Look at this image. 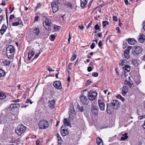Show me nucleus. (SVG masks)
<instances>
[{
  "label": "nucleus",
  "mask_w": 145,
  "mask_h": 145,
  "mask_svg": "<svg viewBox=\"0 0 145 145\" xmlns=\"http://www.w3.org/2000/svg\"><path fill=\"white\" fill-rule=\"evenodd\" d=\"M15 49L13 46L10 45L6 48V54L9 59H13L14 57Z\"/></svg>",
  "instance_id": "nucleus-1"
},
{
  "label": "nucleus",
  "mask_w": 145,
  "mask_h": 145,
  "mask_svg": "<svg viewBox=\"0 0 145 145\" xmlns=\"http://www.w3.org/2000/svg\"><path fill=\"white\" fill-rule=\"evenodd\" d=\"M39 128L40 129H47L49 127L48 121L43 119L41 120L38 123Z\"/></svg>",
  "instance_id": "nucleus-2"
},
{
  "label": "nucleus",
  "mask_w": 145,
  "mask_h": 145,
  "mask_svg": "<svg viewBox=\"0 0 145 145\" xmlns=\"http://www.w3.org/2000/svg\"><path fill=\"white\" fill-rule=\"evenodd\" d=\"M26 130V127L22 124L18 125L16 128V133L19 135H21Z\"/></svg>",
  "instance_id": "nucleus-3"
},
{
  "label": "nucleus",
  "mask_w": 145,
  "mask_h": 145,
  "mask_svg": "<svg viewBox=\"0 0 145 145\" xmlns=\"http://www.w3.org/2000/svg\"><path fill=\"white\" fill-rule=\"evenodd\" d=\"M143 49L140 46L137 45L134 46L132 50V53L134 56H137L141 53Z\"/></svg>",
  "instance_id": "nucleus-4"
},
{
  "label": "nucleus",
  "mask_w": 145,
  "mask_h": 145,
  "mask_svg": "<svg viewBox=\"0 0 145 145\" xmlns=\"http://www.w3.org/2000/svg\"><path fill=\"white\" fill-rule=\"evenodd\" d=\"M51 21L50 20L46 18L43 25L46 30L48 31H51Z\"/></svg>",
  "instance_id": "nucleus-5"
},
{
  "label": "nucleus",
  "mask_w": 145,
  "mask_h": 145,
  "mask_svg": "<svg viewBox=\"0 0 145 145\" xmlns=\"http://www.w3.org/2000/svg\"><path fill=\"white\" fill-rule=\"evenodd\" d=\"M81 102L84 105H87L89 103V101L87 97L84 95H81L80 97Z\"/></svg>",
  "instance_id": "nucleus-6"
},
{
  "label": "nucleus",
  "mask_w": 145,
  "mask_h": 145,
  "mask_svg": "<svg viewBox=\"0 0 145 145\" xmlns=\"http://www.w3.org/2000/svg\"><path fill=\"white\" fill-rule=\"evenodd\" d=\"M97 95V93L96 92L90 91L88 95L89 99L91 100L95 99Z\"/></svg>",
  "instance_id": "nucleus-7"
},
{
  "label": "nucleus",
  "mask_w": 145,
  "mask_h": 145,
  "mask_svg": "<svg viewBox=\"0 0 145 145\" xmlns=\"http://www.w3.org/2000/svg\"><path fill=\"white\" fill-rule=\"evenodd\" d=\"M9 120L10 118L7 116H1L0 117V124H3L5 123H7L9 121Z\"/></svg>",
  "instance_id": "nucleus-8"
},
{
  "label": "nucleus",
  "mask_w": 145,
  "mask_h": 145,
  "mask_svg": "<svg viewBox=\"0 0 145 145\" xmlns=\"http://www.w3.org/2000/svg\"><path fill=\"white\" fill-rule=\"evenodd\" d=\"M51 5L53 12L55 13L58 10L59 7L56 4V2H52L51 3Z\"/></svg>",
  "instance_id": "nucleus-9"
},
{
  "label": "nucleus",
  "mask_w": 145,
  "mask_h": 145,
  "mask_svg": "<svg viewBox=\"0 0 145 145\" xmlns=\"http://www.w3.org/2000/svg\"><path fill=\"white\" fill-rule=\"evenodd\" d=\"M107 109L106 111L108 113H111L113 111L114 107L112 105L111 103H107L106 105Z\"/></svg>",
  "instance_id": "nucleus-10"
},
{
  "label": "nucleus",
  "mask_w": 145,
  "mask_h": 145,
  "mask_svg": "<svg viewBox=\"0 0 145 145\" xmlns=\"http://www.w3.org/2000/svg\"><path fill=\"white\" fill-rule=\"evenodd\" d=\"M63 126H62L60 129V132L61 135L63 136H65L69 134V132L67 129L63 128Z\"/></svg>",
  "instance_id": "nucleus-11"
},
{
  "label": "nucleus",
  "mask_w": 145,
  "mask_h": 145,
  "mask_svg": "<svg viewBox=\"0 0 145 145\" xmlns=\"http://www.w3.org/2000/svg\"><path fill=\"white\" fill-rule=\"evenodd\" d=\"M114 107V109H116L120 107V103L118 101L115 100H113L112 102L110 103Z\"/></svg>",
  "instance_id": "nucleus-12"
},
{
  "label": "nucleus",
  "mask_w": 145,
  "mask_h": 145,
  "mask_svg": "<svg viewBox=\"0 0 145 145\" xmlns=\"http://www.w3.org/2000/svg\"><path fill=\"white\" fill-rule=\"evenodd\" d=\"M91 111L92 114L95 115H97L98 113V108L97 106H92Z\"/></svg>",
  "instance_id": "nucleus-13"
},
{
  "label": "nucleus",
  "mask_w": 145,
  "mask_h": 145,
  "mask_svg": "<svg viewBox=\"0 0 145 145\" xmlns=\"http://www.w3.org/2000/svg\"><path fill=\"white\" fill-rule=\"evenodd\" d=\"M54 87L56 88L61 89L62 88L61 84L60 81H56L53 84Z\"/></svg>",
  "instance_id": "nucleus-14"
},
{
  "label": "nucleus",
  "mask_w": 145,
  "mask_h": 145,
  "mask_svg": "<svg viewBox=\"0 0 145 145\" xmlns=\"http://www.w3.org/2000/svg\"><path fill=\"white\" fill-rule=\"evenodd\" d=\"M20 105L18 103L12 104L10 106V107L12 110H17L20 107Z\"/></svg>",
  "instance_id": "nucleus-15"
},
{
  "label": "nucleus",
  "mask_w": 145,
  "mask_h": 145,
  "mask_svg": "<svg viewBox=\"0 0 145 145\" xmlns=\"http://www.w3.org/2000/svg\"><path fill=\"white\" fill-rule=\"evenodd\" d=\"M145 40V36L143 34H142L139 36L138 41L141 43H143Z\"/></svg>",
  "instance_id": "nucleus-16"
},
{
  "label": "nucleus",
  "mask_w": 145,
  "mask_h": 145,
  "mask_svg": "<svg viewBox=\"0 0 145 145\" xmlns=\"http://www.w3.org/2000/svg\"><path fill=\"white\" fill-rule=\"evenodd\" d=\"M7 29V27L6 25L4 24L3 25L2 27L0 30V33L1 35H3Z\"/></svg>",
  "instance_id": "nucleus-17"
},
{
  "label": "nucleus",
  "mask_w": 145,
  "mask_h": 145,
  "mask_svg": "<svg viewBox=\"0 0 145 145\" xmlns=\"http://www.w3.org/2000/svg\"><path fill=\"white\" fill-rule=\"evenodd\" d=\"M128 88L126 86H124L122 88V94L123 95H125L128 92Z\"/></svg>",
  "instance_id": "nucleus-18"
},
{
  "label": "nucleus",
  "mask_w": 145,
  "mask_h": 145,
  "mask_svg": "<svg viewBox=\"0 0 145 145\" xmlns=\"http://www.w3.org/2000/svg\"><path fill=\"white\" fill-rule=\"evenodd\" d=\"M128 42L129 44L133 45L137 42V41L134 39L129 38L128 39Z\"/></svg>",
  "instance_id": "nucleus-19"
},
{
  "label": "nucleus",
  "mask_w": 145,
  "mask_h": 145,
  "mask_svg": "<svg viewBox=\"0 0 145 145\" xmlns=\"http://www.w3.org/2000/svg\"><path fill=\"white\" fill-rule=\"evenodd\" d=\"M127 62V61L125 59H123V60H121L120 62V65L121 66H123L124 65H126V64Z\"/></svg>",
  "instance_id": "nucleus-20"
},
{
  "label": "nucleus",
  "mask_w": 145,
  "mask_h": 145,
  "mask_svg": "<svg viewBox=\"0 0 145 145\" xmlns=\"http://www.w3.org/2000/svg\"><path fill=\"white\" fill-rule=\"evenodd\" d=\"M96 142L98 145H103V140L100 138L96 139Z\"/></svg>",
  "instance_id": "nucleus-21"
},
{
  "label": "nucleus",
  "mask_w": 145,
  "mask_h": 145,
  "mask_svg": "<svg viewBox=\"0 0 145 145\" xmlns=\"http://www.w3.org/2000/svg\"><path fill=\"white\" fill-rule=\"evenodd\" d=\"M87 3V0H81V6L82 7H85Z\"/></svg>",
  "instance_id": "nucleus-22"
},
{
  "label": "nucleus",
  "mask_w": 145,
  "mask_h": 145,
  "mask_svg": "<svg viewBox=\"0 0 145 145\" xmlns=\"http://www.w3.org/2000/svg\"><path fill=\"white\" fill-rule=\"evenodd\" d=\"M63 123L65 125L67 126H69L70 125V123L69 120L64 118L63 120Z\"/></svg>",
  "instance_id": "nucleus-23"
},
{
  "label": "nucleus",
  "mask_w": 145,
  "mask_h": 145,
  "mask_svg": "<svg viewBox=\"0 0 145 145\" xmlns=\"http://www.w3.org/2000/svg\"><path fill=\"white\" fill-rule=\"evenodd\" d=\"M34 52L33 51H30L28 53V60H30L31 59L32 56H33Z\"/></svg>",
  "instance_id": "nucleus-24"
},
{
  "label": "nucleus",
  "mask_w": 145,
  "mask_h": 145,
  "mask_svg": "<svg viewBox=\"0 0 145 145\" xmlns=\"http://www.w3.org/2000/svg\"><path fill=\"white\" fill-rule=\"evenodd\" d=\"M49 103L51 105L50 107L52 108H54V105L55 104V101L54 100H51L49 101Z\"/></svg>",
  "instance_id": "nucleus-25"
},
{
  "label": "nucleus",
  "mask_w": 145,
  "mask_h": 145,
  "mask_svg": "<svg viewBox=\"0 0 145 145\" xmlns=\"http://www.w3.org/2000/svg\"><path fill=\"white\" fill-rule=\"evenodd\" d=\"M127 133H125L124 135H123V136L121 137V140H125L128 138V136H127Z\"/></svg>",
  "instance_id": "nucleus-26"
},
{
  "label": "nucleus",
  "mask_w": 145,
  "mask_h": 145,
  "mask_svg": "<svg viewBox=\"0 0 145 145\" xmlns=\"http://www.w3.org/2000/svg\"><path fill=\"white\" fill-rule=\"evenodd\" d=\"M18 19V20L19 21L18 22H16L13 23L12 24V25L13 26H17L19 25V24H21L22 22L20 20V18H19Z\"/></svg>",
  "instance_id": "nucleus-27"
},
{
  "label": "nucleus",
  "mask_w": 145,
  "mask_h": 145,
  "mask_svg": "<svg viewBox=\"0 0 145 145\" xmlns=\"http://www.w3.org/2000/svg\"><path fill=\"white\" fill-rule=\"evenodd\" d=\"M11 63L10 61L5 60L3 61V63L5 66H9Z\"/></svg>",
  "instance_id": "nucleus-28"
},
{
  "label": "nucleus",
  "mask_w": 145,
  "mask_h": 145,
  "mask_svg": "<svg viewBox=\"0 0 145 145\" xmlns=\"http://www.w3.org/2000/svg\"><path fill=\"white\" fill-rule=\"evenodd\" d=\"M123 69L124 70H126L127 72L130 71L131 69L130 67L127 65L123 67Z\"/></svg>",
  "instance_id": "nucleus-29"
},
{
  "label": "nucleus",
  "mask_w": 145,
  "mask_h": 145,
  "mask_svg": "<svg viewBox=\"0 0 145 145\" xmlns=\"http://www.w3.org/2000/svg\"><path fill=\"white\" fill-rule=\"evenodd\" d=\"M132 64L135 67H137L138 65V63L137 62V61L135 59H133L132 60Z\"/></svg>",
  "instance_id": "nucleus-30"
},
{
  "label": "nucleus",
  "mask_w": 145,
  "mask_h": 145,
  "mask_svg": "<svg viewBox=\"0 0 145 145\" xmlns=\"http://www.w3.org/2000/svg\"><path fill=\"white\" fill-rule=\"evenodd\" d=\"M6 97V96L5 94L2 92H0V99H3L5 98Z\"/></svg>",
  "instance_id": "nucleus-31"
},
{
  "label": "nucleus",
  "mask_w": 145,
  "mask_h": 145,
  "mask_svg": "<svg viewBox=\"0 0 145 145\" xmlns=\"http://www.w3.org/2000/svg\"><path fill=\"white\" fill-rule=\"evenodd\" d=\"M98 103L99 105V104H105L103 99L102 98H101L100 99H99L98 100Z\"/></svg>",
  "instance_id": "nucleus-32"
},
{
  "label": "nucleus",
  "mask_w": 145,
  "mask_h": 145,
  "mask_svg": "<svg viewBox=\"0 0 145 145\" xmlns=\"http://www.w3.org/2000/svg\"><path fill=\"white\" fill-rule=\"evenodd\" d=\"M99 105L100 110L101 111H103L105 110V104H99Z\"/></svg>",
  "instance_id": "nucleus-33"
},
{
  "label": "nucleus",
  "mask_w": 145,
  "mask_h": 145,
  "mask_svg": "<svg viewBox=\"0 0 145 145\" xmlns=\"http://www.w3.org/2000/svg\"><path fill=\"white\" fill-rule=\"evenodd\" d=\"M5 74V72L2 69H0V77L3 76Z\"/></svg>",
  "instance_id": "nucleus-34"
},
{
  "label": "nucleus",
  "mask_w": 145,
  "mask_h": 145,
  "mask_svg": "<svg viewBox=\"0 0 145 145\" xmlns=\"http://www.w3.org/2000/svg\"><path fill=\"white\" fill-rule=\"evenodd\" d=\"M131 46H129L127 48V49L125 50L124 52L125 53H129V51L131 49Z\"/></svg>",
  "instance_id": "nucleus-35"
},
{
  "label": "nucleus",
  "mask_w": 145,
  "mask_h": 145,
  "mask_svg": "<svg viewBox=\"0 0 145 145\" xmlns=\"http://www.w3.org/2000/svg\"><path fill=\"white\" fill-rule=\"evenodd\" d=\"M77 57V56L76 54H74L73 56L71 59V61H74L76 59Z\"/></svg>",
  "instance_id": "nucleus-36"
},
{
  "label": "nucleus",
  "mask_w": 145,
  "mask_h": 145,
  "mask_svg": "<svg viewBox=\"0 0 145 145\" xmlns=\"http://www.w3.org/2000/svg\"><path fill=\"white\" fill-rule=\"evenodd\" d=\"M42 140L41 139L37 140V145H42Z\"/></svg>",
  "instance_id": "nucleus-37"
},
{
  "label": "nucleus",
  "mask_w": 145,
  "mask_h": 145,
  "mask_svg": "<svg viewBox=\"0 0 145 145\" xmlns=\"http://www.w3.org/2000/svg\"><path fill=\"white\" fill-rule=\"evenodd\" d=\"M117 97L118 98L121 99L122 101H124L125 98L122 97L120 95H118Z\"/></svg>",
  "instance_id": "nucleus-38"
},
{
  "label": "nucleus",
  "mask_w": 145,
  "mask_h": 145,
  "mask_svg": "<svg viewBox=\"0 0 145 145\" xmlns=\"http://www.w3.org/2000/svg\"><path fill=\"white\" fill-rule=\"evenodd\" d=\"M103 25V27H105L107 25L109 24L108 22V21H104L102 23Z\"/></svg>",
  "instance_id": "nucleus-39"
},
{
  "label": "nucleus",
  "mask_w": 145,
  "mask_h": 145,
  "mask_svg": "<svg viewBox=\"0 0 145 145\" xmlns=\"http://www.w3.org/2000/svg\"><path fill=\"white\" fill-rule=\"evenodd\" d=\"M71 113L72 114H74L75 113V111L74 109V107H71L70 110Z\"/></svg>",
  "instance_id": "nucleus-40"
},
{
  "label": "nucleus",
  "mask_w": 145,
  "mask_h": 145,
  "mask_svg": "<svg viewBox=\"0 0 145 145\" xmlns=\"http://www.w3.org/2000/svg\"><path fill=\"white\" fill-rule=\"evenodd\" d=\"M50 39L52 41H54L55 38V35H51L50 36Z\"/></svg>",
  "instance_id": "nucleus-41"
},
{
  "label": "nucleus",
  "mask_w": 145,
  "mask_h": 145,
  "mask_svg": "<svg viewBox=\"0 0 145 145\" xmlns=\"http://www.w3.org/2000/svg\"><path fill=\"white\" fill-rule=\"evenodd\" d=\"M124 56L125 58L127 59H128L130 57V55L128 53H124Z\"/></svg>",
  "instance_id": "nucleus-42"
},
{
  "label": "nucleus",
  "mask_w": 145,
  "mask_h": 145,
  "mask_svg": "<svg viewBox=\"0 0 145 145\" xmlns=\"http://www.w3.org/2000/svg\"><path fill=\"white\" fill-rule=\"evenodd\" d=\"M62 1V0H55L53 2H56V4L58 5V4H60L61 3Z\"/></svg>",
  "instance_id": "nucleus-43"
},
{
  "label": "nucleus",
  "mask_w": 145,
  "mask_h": 145,
  "mask_svg": "<svg viewBox=\"0 0 145 145\" xmlns=\"http://www.w3.org/2000/svg\"><path fill=\"white\" fill-rule=\"evenodd\" d=\"M95 29L97 30H99L100 29V30L99 31H101V29H100V27L99 26V25L97 24H96L95 27Z\"/></svg>",
  "instance_id": "nucleus-44"
},
{
  "label": "nucleus",
  "mask_w": 145,
  "mask_h": 145,
  "mask_svg": "<svg viewBox=\"0 0 145 145\" xmlns=\"http://www.w3.org/2000/svg\"><path fill=\"white\" fill-rule=\"evenodd\" d=\"M92 75L94 77H97L98 76V74L96 72H93L92 74Z\"/></svg>",
  "instance_id": "nucleus-45"
},
{
  "label": "nucleus",
  "mask_w": 145,
  "mask_h": 145,
  "mask_svg": "<svg viewBox=\"0 0 145 145\" xmlns=\"http://www.w3.org/2000/svg\"><path fill=\"white\" fill-rule=\"evenodd\" d=\"M91 82L89 80H88L86 81V86H88L91 83Z\"/></svg>",
  "instance_id": "nucleus-46"
},
{
  "label": "nucleus",
  "mask_w": 145,
  "mask_h": 145,
  "mask_svg": "<svg viewBox=\"0 0 145 145\" xmlns=\"http://www.w3.org/2000/svg\"><path fill=\"white\" fill-rule=\"evenodd\" d=\"M42 3H40L38 4L37 5V9L40 8L41 6H42Z\"/></svg>",
  "instance_id": "nucleus-47"
},
{
  "label": "nucleus",
  "mask_w": 145,
  "mask_h": 145,
  "mask_svg": "<svg viewBox=\"0 0 145 145\" xmlns=\"http://www.w3.org/2000/svg\"><path fill=\"white\" fill-rule=\"evenodd\" d=\"M26 103H29L30 104H32L33 103V102L31 101V100L30 99H27L25 102Z\"/></svg>",
  "instance_id": "nucleus-48"
},
{
  "label": "nucleus",
  "mask_w": 145,
  "mask_h": 145,
  "mask_svg": "<svg viewBox=\"0 0 145 145\" xmlns=\"http://www.w3.org/2000/svg\"><path fill=\"white\" fill-rule=\"evenodd\" d=\"M95 43H93L91 45L90 47L91 49H93L95 47Z\"/></svg>",
  "instance_id": "nucleus-49"
},
{
  "label": "nucleus",
  "mask_w": 145,
  "mask_h": 145,
  "mask_svg": "<svg viewBox=\"0 0 145 145\" xmlns=\"http://www.w3.org/2000/svg\"><path fill=\"white\" fill-rule=\"evenodd\" d=\"M14 14L11 15L10 16L9 18V19L10 20H12V19H13V18H14Z\"/></svg>",
  "instance_id": "nucleus-50"
},
{
  "label": "nucleus",
  "mask_w": 145,
  "mask_h": 145,
  "mask_svg": "<svg viewBox=\"0 0 145 145\" xmlns=\"http://www.w3.org/2000/svg\"><path fill=\"white\" fill-rule=\"evenodd\" d=\"M61 28V27L60 26H55L54 27V29H57L58 30H59Z\"/></svg>",
  "instance_id": "nucleus-51"
},
{
  "label": "nucleus",
  "mask_w": 145,
  "mask_h": 145,
  "mask_svg": "<svg viewBox=\"0 0 145 145\" xmlns=\"http://www.w3.org/2000/svg\"><path fill=\"white\" fill-rule=\"evenodd\" d=\"M127 84H128L129 87H131L132 85H133V83L132 82H128V83H127Z\"/></svg>",
  "instance_id": "nucleus-52"
},
{
  "label": "nucleus",
  "mask_w": 145,
  "mask_h": 145,
  "mask_svg": "<svg viewBox=\"0 0 145 145\" xmlns=\"http://www.w3.org/2000/svg\"><path fill=\"white\" fill-rule=\"evenodd\" d=\"M92 21H91L89 22V24H88V25L87 26V29L89 28L90 27L91 25L92 24Z\"/></svg>",
  "instance_id": "nucleus-53"
},
{
  "label": "nucleus",
  "mask_w": 145,
  "mask_h": 145,
  "mask_svg": "<svg viewBox=\"0 0 145 145\" xmlns=\"http://www.w3.org/2000/svg\"><path fill=\"white\" fill-rule=\"evenodd\" d=\"M71 36L70 34V33H69V39L68 40V43L69 44H70V40H71Z\"/></svg>",
  "instance_id": "nucleus-54"
},
{
  "label": "nucleus",
  "mask_w": 145,
  "mask_h": 145,
  "mask_svg": "<svg viewBox=\"0 0 145 145\" xmlns=\"http://www.w3.org/2000/svg\"><path fill=\"white\" fill-rule=\"evenodd\" d=\"M88 72H91L92 70V69L90 67H88Z\"/></svg>",
  "instance_id": "nucleus-55"
},
{
  "label": "nucleus",
  "mask_w": 145,
  "mask_h": 145,
  "mask_svg": "<svg viewBox=\"0 0 145 145\" xmlns=\"http://www.w3.org/2000/svg\"><path fill=\"white\" fill-rule=\"evenodd\" d=\"M78 108L80 111V112H82L83 111V107H79V108Z\"/></svg>",
  "instance_id": "nucleus-56"
},
{
  "label": "nucleus",
  "mask_w": 145,
  "mask_h": 145,
  "mask_svg": "<svg viewBox=\"0 0 145 145\" xmlns=\"http://www.w3.org/2000/svg\"><path fill=\"white\" fill-rule=\"evenodd\" d=\"M48 70L50 71H54V70L52 69H51L50 67H48L47 69Z\"/></svg>",
  "instance_id": "nucleus-57"
},
{
  "label": "nucleus",
  "mask_w": 145,
  "mask_h": 145,
  "mask_svg": "<svg viewBox=\"0 0 145 145\" xmlns=\"http://www.w3.org/2000/svg\"><path fill=\"white\" fill-rule=\"evenodd\" d=\"M98 36L99 37H101L102 36V33H99L97 34Z\"/></svg>",
  "instance_id": "nucleus-58"
},
{
  "label": "nucleus",
  "mask_w": 145,
  "mask_h": 145,
  "mask_svg": "<svg viewBox=\"0 0 145 145\" xmlns=\"http://www.w3.org/2000/svg\"><path fill=\"white\" fill-rule=\"evenodd\" d=\"M98 45V46L99 47L101 46H102V42L101 41V40H100L99 42Z\"/></svg>",
  "instance_id": "nucleus-59"
},
{
  "label": "nucleus",
  "mask_w": 145,
  "mask_h": 145,
  "mask_svg": "<svg viewBox=\"0 0 145 145\" xmlns=\"http://www.w3.org/2000/svg\"><path fill=\"white\" fill-rule=\"evenodd\" d=\"M113 19L114 21L116 22L118 21L117 18L116 16H114L113 17Z\"/></svg>",
  "instance_id": "nucleus-60"
},
{
  "label": "nucleus",
  "mask_w": 145,
  "mask_h": 145,
  "mask_svg": "<svg viewBox=\"0 0 145 145\" xmlns=\"http://www.w3.org/2000/svg\"><path fill=\"white\" fill-rule=\"evenodd\" d=\"M4 17V15H1L0 16V22L3 19Z\"/></svg>",
  "instance_id": "nucleus-61"
},
{
  "label": "nucleus",
  "mask_w": 145,
  "mask_h": 145,
  "mask_svg": "<svg viewBox=\"0 0 145 145\" xmlns=\"http://www.w3.org/2000/svg\"><path fill=\"white\" fill-rule=\"evenodd\" d=\"M114 140V137H110L109 138V141L110 142Z\"/></svg>",
  "instance_id": "nucleus-62"
},
{
  "label": "nucleus",
  "mask_w": 145,
  "mask_h": 145,
  "mask_svg": "<svg viewBox=\"0 0 145 145\" xmlns=\"http://www.w3.org/2000/svg\"><path fill=\"white\" fill-rule=\"evenodd\" d=\"M67 6L71 8H72V6L71 4L70 3H68L67 4Z\"/></svg>",
  "instance_id": "nucleus-63"
},
{
  "label": "nucleus",
  "mask_w": 145,
  "mask_h": 145,
  "mask_svg": "<svg viewBox=\"0 0 145 145\" xmlns=\"http://www.w3.org/2000/svg\"><path fill=\"white\" fill-rule=\"evenodd\" d=\"M40 31L39 29L37 28V36L40 34Z\"/></svg>",
  "instance_id": "nucleus-64"
}]
</instances>
